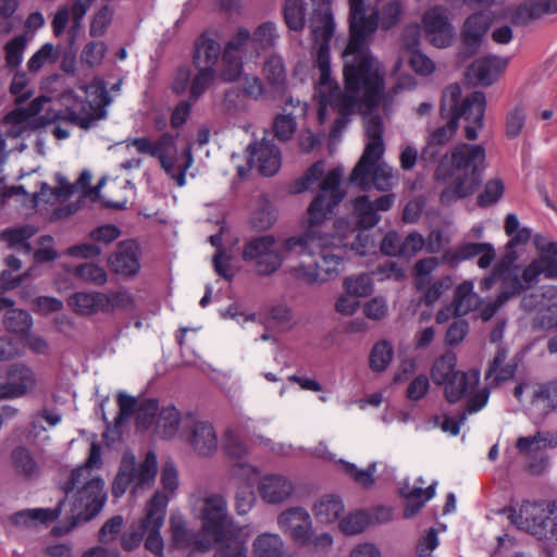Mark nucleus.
Here are the masks:
<instances>
[{"label":"nucleus","instance_id":"41","mask_svg":"<svg viewBox=\"0 0 557 557\" xmlns=\"http://www.w3.org/2000/svg\"><path fill=\"white\" fill-rule=\"evenodd\" d=\"M534 245L539 251L535 258L543 268L544 277L548 280H557V243L548 242L543 236H535Z\"/></svg>","mask_w":557,"mask_h":557},{"label":"nucleus","instance_id":"61","mask_svg":"<svg viewBox=\"0 0 557 557\" xmlns=\"http://www.w3.org/2000/svg\"><path fill=\"white\" fill-rule=\"evenodd\" d=\"M324 171V161H317L305 172L301 177L294 182L292 186V193L300 194L311 189L313 185L322 178Z\"/></svg>","mask_w":557,"mask_h":557},{"label":"nucleus","instance_id":"37","mask_svg":"<svg viewBox=\"0 0 557 557\" xmlns=\"http://www.w3.org/2000/svg\"><path fill=\"white\" fill-rule=\"evenodd\" d=\"M488 398H490L488 388L484 387V388L479 389V392L475 395H473V397L468 399L467 408L465 411L460 412L456 417H451V416L444 417L443 422L441 424V429L444 432L449 433L453 436L458 435L460 432V426L467 420V414L475 413V412L482 410L486 406Z\"/></svg>","mask_w":557,"mask_h":557},{"label":"nucleus","instance_id":"19","mask_svg":"<svg viewBox=\"0 0 557 557\" xmlns=\"http://www.w3.org/2000/svg\"><path fill=\"white\" fill-rule=\"evenodd\" d=\"M423 28L430 42L437 48L450 46L455 29L449 21V12L442 5L429 9L422 18Z\"/></svg>","mask_w":557,"mask_h":557},{"label":"nucleus","instance_id":"26","mask_svg":"<svg viewBox=\"0 0 557 557\" xmlns=\"http://www.w3.org/2000/svg\"><path fill=\"white\" fill-rule=\"evenodd\" d=\"M423 478L417 480V484L411 485L405 480L399 485V493L406 499L404 517L410 519L414 517L424 505L435 496L437 481H433L426 488H423Z\"/></svg>","mask_w":557,"mask_h":557},{"label":"nucleus","instance_id":"1","mask_svg":"<svg viewBox=\"0 0 557 557\" xmlns=\"http://www.w3.org/2000/svg\"><path fill=\"white\" fill-rule=\"evenodd\" d=\"M364 1L349 0V40L343 53L345 89L338 87L341 96L349 94L354 97V107L349 111L342 110L333 103L331 95L322 98L318 83L315 84L314 97L319 103V121H325L329 107L341 114L330 132L332 139L346 127L348 116L357 110L364 115L380 107L388 112L399 89L404 88L403 84H398L385 90L384 73L369 47V39L379 27L380 12L373 9L367 13Z\"/></svg>","mask_w":557,"mask_h":557},{"label":"nucleus","instance_id":"25","mask_svg":"<svg viewBox=\"0 0 557 557\" xmlns=\"http://www.w3.org/2000/svg\"><path fill=\"white\" fill-rule=\"evenodd\" d=\"M282 114H278L273 122V132L281 141L289 140L296 132L298 117L306 116L308 103L299 99L289 97L283 107Z\"/></svg>","mask_w":557,"mask_h":557},{"label":"nucleus","instance_id":"51","mask_svg":"<svg viewBox=\"0 0 557 557\" xmlns=\"http://www.w3.org/2000/svg\"><path fill=\"white\" fill-rule=\"evenodd\" d=\"M253 553L255 557H283V541L277 534H260L253 542Z\"/></svg>","mask_w":557,"mask_h":557},{"label":"nucleus","instance_id":"52","mask_svg":"<svg viewBox=\"0 0 557 557\" xmlns=\"http://www.w3.org/2000/svg\"><path fill=\"white\" fill-rule=\"evenodd\" d=\"M557 300V286L546 285L540 290H534L525 294L520 302L522 310L527 312L539 311L547 301Z\"/></svg>","mask_w":557,"mask_h":557},{"label":"nucleus","instance_id":"18","mask_svg":"<svg viewBox=\"0 0 557 557\" xmlns=\"http://www.w3.org/2000/svg\"><path fill=\"white\" fill-rule=\"evenodd\" d=\"M72 500L67 499L66 495L58 503V506L51 508H30L23 509L10 516V521L13 525L20 528H34L39 524H47L57 520L63 515V520L58 525L66 527L70 519L66 513L71 512Z\"/></svg>","mask_w":557,"mask_h":557},{"label":"nucleus","instance_id":"43","mask_svg":"<svg viewBox=\"0 0 557 557\" xmlns=\"http://www.w3.org/2000/svg\"><path fill=\"white\" fill-rule=\"evenodd\" d=\"M242 531V528H237L234 533L226 535L222 541L209 539L211 541V547L214 544L219 545L214 557H246V542L239 537Z\"/></svg>","mask_w":557,"mask_h":557},{"label":"nucleus","instance_id":"34","mask_svg":"<svg viewBox=\"0 0 557 557\" xmlns=\"http://www.w3.org/2000/svg\"><path fill=\"white\" fill-rule=\"evenodd\" d=\"M490 25L491 16L484 12L473 13L465 21L461 38L468 54L471 55L476 52Z\"/></svg>","mask_w":557,"mask_h":557},{"label":"nucleus","instance_id":"33","mask_svg":"<svg viewBox=\"0 0 557 557\" xmlns=\"http://www.w3.org/2000/svg\"><path fill=\"white\" fill-rule=\"evenodd\" d=\"M480 381V371L471 369L467 372H457L445 384V396L449 403H457L462 398L473 397L479 391L475 388Z\"/></svg>","mask_w":557,"mask_h":557},{"label":"nucleus","instance_id":"14","mask_svg":"<svg viewBox=\"0 0 557 557\" xmlns=\"http://www.w3.org/2000/svg\"><path fill=\"white\" fill-rule=\"evenodd\" d=\"M242 436L248 438L252 444L265 447L272 453L287 455L290 447L285 444H275L272 440L262 435H256L249 426V420L242 421L236 428H230L225 431L222 440V449L224 454L232 459H240L248 454L246 444Z\"/></svg>","mask_w":557,"mask_h":557},{"label":"nucleus","instance_id":"39","mask_svg":"<svg viewBox=\"0 0 557 557\" xmlns=\"http://www.w3.org/2000/svg\"><path fill=\"white\" fill-rule=\"evenodd\" d=\"M221 55V45L207 34H202L195 42L194 64L197 69H210L214 66Z\"/></svg>","mask_w":557,"mask_h":557},{"label":"nucleus","instance_id":"2","mask_svg":"<svg viewBox=\"0 0 557 557\" xmlns=\"http://www.w3.org/2000/svg\"><path fill=\"white\" fill-rule=\"evenodd\" d=\"M343 169L327 172L320 184V194L308 207V227L304 234L284 242L286 251L313 257V264L294 268V275L307 284H322L344 271V257L339 248L330 247L334 237L320 234L315 228L329 220L344 199L341 189Z\"/></svg>","mask_w":557,"mask_h":557},{"label":"nucleus","instance_id":"64","mask_svg":"<svg viewBox=\"0 0 557 557\" xmlns=\"http://www.w3.org/2000/svg\"><path fill=\"white\" fill-rule=\"evenodd\" d=\"M533 327L540 330H550L557 327V300L547 301L535 313Z\"/></svg>","mask_w":557,"mask_h":557},{"label":"nucleus","instance_id":"44","mask_svg":"<svg viewBox=\"0 0 557 557\" xmlns=\"http://www.w3.org/2000/svg\"><path fill=\"white\" fill-rule=\"evenodd\" d=\"M507 358V349L505 347L498 346L497 352L493 360L491 361L488 369L485 373V380L497 384L504 381H508L513 377L516 367L515 366H504V362Z\"/></svg>","mask_w":557,"mask_h":557},{"label":"nucleus","instance_id":"30","mask_svg":"<svg viewBox=\"0 0 557 557\" xmlns=\"http://www.w3.org/2000/svg\"><path fill=\"white\" fill-rule=\"evenodd\" d=\"M189 423V434L187 442L193 446L195 451L201 456H209L218 448V436L213 425L207 421H197L193 417L187 418Z\"/></svg>","mask_w":557,"mask_h":557},{"label":"nucleus","instance_id":"57","mask_svg":"<svg viewBox=\"0 0 557 557\" xmlns=\"http://www.w3.org/2000/svg\"><path fill=\"white\" fill-rule=\"evenodd\" d=\"M148 528L145 516L133 521L126 531L122 533L121 546L124 550L131 552L137 548L144 540Z\"/></svg>","mask_w":557,"mask_h":557},{"label":"nucleus","instance_id":"62","mask_svg":"<svg viewBox=\"0 0 557 557\" xmlns=\"http://www.w3.org/2000/svg\"><path fill=\"white\" fill-rule=\"evenodd\" d=\"M394 356L392 345L386 341L376 343L370 352V367L375 372H383Z\"/></svg>","mask_w":557,"mask_h":557},{"label":"nucleus","instance_id":"29","mask_svg":"<svg viewBox=\"0 0 557 557\" xmlns=\"http://www.w3.org/2000/svg\"><path fill=\"white\" fill-rule=\"evenodd\" d=\"M172 541L177 548H190L194 550H208L211 548V541L205 533L194 532L187 529L186 521L180 515H172L170 518Z\"/></svg>","mask_w":557,"mask_h":557},{"label":"nucleus","instance_id":"6","mask_svg":"<svg viewBox=\"0 0 557 557\" xmlns=\"http://www.w3.org/2000/svg\"><path fill=\"white\" fill-rule=\"evenodd\" d=\"M309 28L317 42H320V47L317 52L315 64L320 71V77L318 81V90L322 98L331 96L333 103L339 107L342 110L349 111L354 107V97L351 95H339L338 84L333 79L331 72V54L329 42L333 37L335 23L331 7L318 5L310 18Z\"/></svg>","mask_w":557,"mask_h":557},{"label":"nucleus","instance_id":"60","mask_svg":"<svg viewBox=\"0 0 557 557\" xmlns=\"http://www.w3.org/2000/svg\"><path fill=\"white\" fill-rule=\"evenodd\" d=\"M4 325L11 332L25 334L30 331L33 319L27 311L11 308L5 312Z\"/></svg>","mask_w":557,"mask_h":557},{"label":"nucleus","instance_id":"7","mask_svg":"<svg viewBox=\"0 0 557 557\" xmlns=\"http://www.w3.org/2000/svg\"><path fill=\"white\" fill-rule=\"evenodd\" d=\"M125 143L127 147L134 146L139 153L158 159L163 171L176 185L185 186L186 172L193 165L194 157L188 146L178 151L176 136L163 133L154 141L148 137H134L126 139Z\"/></svg>","mask_w":557,"mask_h":557},{"label":"nucleus","instance_id":"38","mask_svg":"<svg viewBox=\"0 0 557 557\" xmlns=\"http://www.w3.org/2000/svg\"><path fill=\"white\" fill-rule=\"evenodd\" d=\"M483 298L474 292V281L466 280L458 284L454 290V314L462 317L480 308Z\"/></svg>","mask_w":557,"mask_h":557},{"label":"nucleus","instance_id":"56","mask_svg":"<svg viewBox=\"0 0 557 557\" xmlns=\"http://www.w3.org/2000/svg\"><path fill=\"white\" fill-rule=\"evenodd\" d=\"M73 274L76 278L96 286H102L108 281L106 270L92 262H85L75 267Z\"/></svg>","mask_w":557,"mask_h":557},{"label":"nucleus","instance_id":"50","mask_svg":"<svg viewBox=\"0 0 557 557\" xmlns=\"http://www.w3.org/2000/svg\"><path fill=\"white\" fill-rule=\"evenodd\" d=\"M181 413L174 406L162 408L156 421V433L162 438H172L178 432Z\"/></svg>","mask_w":557,"mask_h":557},{"label":"nucleus","instance_id":"42","mask_svg":"<svg viewBox=\"0 0 557 557\" xmlns=\"http://www.w3.org/2000/svg\"><path fill=\"white\" fill-rule=\"evenodd\" d=\"M263 75L275 92L283 94L286 89V70L280 55H271L263 65Z\"/></svg>","mask_w":557,"mask_h":557},{"label":"nucleus","instance_id":"23","mask_svg":"<svg viewBox=\"0 0 557 557\" xmlns=\"http://www.w3.org/2000/svg\"><path fill=\"white\" fill-rule=\"evenodd\" d=\"M395 202L394 194L383 195L371 201L368 196H359L354 200V214L358 225L363 230L375 226L381 216L379 211H388Z\"/></svg>","mask_w":557,"mask_h":557},{"label":"nucleus","instance_id":"49","mask_svg":"<svg viewBox=\"0 0 557 557\" xmlns=\"http://www.w3.org/2000/svg\"><path fill=\"white\" fill-rule=\"evenodd\" d=\"M91 180V175L89 172L84 171L81 173L75 184H70L65 178L61 175H58L59 187L54 190H51L48 184L42 183L41 191L35 193L34 199L37 201L40 197L45 196L46 190L51 191V194H55L58 197H69L72 196L77 189H86Z\"/></svg>","mask_w":557,"mask_h":557},{"label":"nucleus","instance_id":"46","mask_svg":"<svg viewBox=\"0 0 557 557\" xmlns=\"http://www.w3.org/2000/svg\"><path fill=\"white\" fill-rule=\"evenodd\" d=\"M550 13H553L550 11V0H527L517 8L512 21L517 24H525Z\"/></svg>","mask_w":557,"mask_h":557},{"label":"nucleus","instance_id":"4","mask_svg":"<svg viewBox=\"0 0 557 557\" xmlns=\"http://www.w3.org/2000/svg\"><path fill=\"white\" fill-rule=\"evenodd\" d=\"M100 466L101 448L92 443L86 462L74 468L69 480L61 486L67 499L72 500L71 512L66 513L70 523L66 527L54 525L51 530L54 536L70 533L78 522L89 521L102 510L107 500L104 481L91 474V470Z\"/></svg>","mask_w":557,"mask_h":557},{"label":"nucleus","instance_id":"22","mask_svg":"<svg viewBox=\"0 0 557 557\" xmlns=\"http://www.w3.org/2000/svg\"><path fill=\"white\" fill-rule=\"evenodd\" d=\"M280 528L296 543L308 544L312 536V522L309 512L295 507L283 511L277 519Z\"/></svg>","mask_w":557,"mask_h":557},{"label":"nucleus","instance_id":"59","mask_svg":"<svg viewBox=\"0 0 557 557\" xmlns=\"http://www.w3.org/2000/svg\"><path fill=\"white\" fill-rule=\"evenodd\" d=\"M306 3L302 0H286L284 5V18L292 30H300L305 27Z\"/></svg>","mask_w":557,"mask_h":557},{"label":"nucleus","instance_id":"48","mask_svg":"<svg viewBox=\"0 0 557 557\" xmlns=\"http://www.w3.org/2000/svg\"><path fill=\"white\" fill-rule=\"evenodd\" d=\"M35 233V227L30 225H24L4 230L1 233V239L5 242L10 248L29 253L32 247L28 240L34 236Z\"/></svg>","mask_w":557,"mask_h":557},{"label":"nucleus","instance_id":"10","mask_svg":"<svg viewBox=\"0 0 557 557\" xmlns=\"http://www.w3.org/2000/svg\"><path fill=\"white\" fill-rule=\"evenodd\" d=\"M86 97L94 96L87 102L78 101L76 107H66L55 117L77 125L83 129L95 127L98 121L107 115L106 107L110 103L108 91L102 85H90L85 88Z\"/></svg>","mask_w":557,"mask_h":557},{"label":"nucleus","instance_id":"15","mask_svg":"<svg viewBox=\"0 0 557 557\" xmlns=\"http://www.w3.org/2000/svg\"><path fill=\"white\" fill-rule=\"evenodd\" d=\"M557 440L549 432L537 431L533 435L520 436L516 442V448L525 458L527 471L532 475H540L549 466L548 447H556Z\"/></svg>","mask_w":557,"mask_h":557},{"label":"nucleus","instance_id":"63","mask_svg":"<svg viewBox=\"0 0 557 557\" xmlns=\"http://www.w3.org/2000/svg\"><path fill=\"white\" fill-rule=\"evenodd\" d=\"M277 39L276 26L272 22H264L258 26L251 36V42L259 53L260 50L270 49Z\"/></svg>","mask_w":557,"mask_h":557},{"label":"nucleus","instance_id":"8","mask_svg":"<svg viewBox=\"0 0 557 557\" xmlns=\"http://www.w3.org/2000/svg\"><path fill=\"white\" fill-rule=\"evenodd\" d=\"M157 471V456L152 450H149L139 463L132 451H125L112 484V495L120 498L129 488L135 496L150 488L154 484Z\"/></svg>","mask_w":557,"mask_h":557},{"label":"nucleus","instance_id":"35","mask_svg":"<svg viewBox=\"0 0 557 557\" xmlns=\"http://www.w3.org/2000/svg\"><path fill=\"white\" fill-rule=\"evenodd\" d=\"M258 491L265 503L280 504L292 495L294 485L282 474H267L259 480Z\"/></svg>","mask_w":557,"mask_h":557},{"label":"nucleus","instance_id":"47","mask_svg":"<svg viewBox=\"0 0 557 557\" xmlns=\"http://www.w3.org/2000/svg\"><path fill=\"white\" fill-rule=\"evenodd\" d=\"M12 463L15 472L26 479H33L40 473L33 454L24 446H18L12 451Z\"/></svg>","mask_w":557,"mask_h":557},{"label":"nucleus","instance_id":"36","mask_svg":"<svg viewBox=\"0 0 557 557\" xmlns=\"http://www.w3.org/2000/svg\"><path fill=\"white\" fill-rule=\"evenodd\" d=\"M507 63L506 58L488 55L473 62L468 70V75L479 85L490 86L506 69Z\"/></svg>","mask_w":557,"mask_h":557},{"label":"nucleus","instance_id":"27","mask_svg":"<svg viewBox=\"0 0 557 557\" xmlns=\"http://www.w3.org/2000/svg\"><path fill=\"white\" fill-rule=\"evenodd\" d=\"M139 246L135 240H124L117 246L108 263L113 272L124 277L135 276L140 270Z\"/></svg>","mask_w":557,"mask_h":557},{"label":"nucleus","instance_id":"21","mask_svg":"<svg viewBox=\"0 0 557 557\" xmlns=\"http://www.w3.org/2000/svg\"><path fill=\"white\" fill-rule=\"evenodd\" d=\"M544 276L543 268L539 264L536 259H533L529 264L516 265L508 269L503 277L504 288L515 297L523 290L532 288Z\"/></svg>","mask_w":557,"mask_h":557},{"label":"nucleus","instance_id":"20","mask_svg":"<svg viewBox=\"0 0 557 557\" xmlns=\"http://www.w3.org/2000/svg\"><path fill=\"white\" fill-rule=\"evenodd\" d=\"M251 34L247 28H239L234 38L225 46L222 54L223 70L221 73L225 82L237 81L243 72V61L240 53L245 47L251 42Z\"/></svg>","mask_w":557,"mask_h":557},{"label":"nucleus","instance_id":"24","mask_svg":"<svg viewBox=\"0 0 557 557\" xmlns=\"http://www.w3.org/2000/svg\"><path fill=\"white\" fill-rule=\"evenodd\" d=\"M249 163L263 176H273L281 168L282 157L277 146L268 139L248 146Z\"/></svg>","mask_w":557,"mask_h":557},{"label":"nucleus","instance_id":"32","mask_svg":"<svg viewBox=\"0 0 557 557\" xmlns=\"http://www.w3.org/2000/svg\"><path fill=\"white\" fill-rule=\"evenodd\" d=\"M0 377H5L3 384L14 398L24 396L36 385L33 370L23 363H13L3 373L0 370Z\"/></svg>","mask_w":557,"mask_h":557},{"label":"nucleus","instance_id":"12","mask_svg":"<svg viewBox=\"0 0 557 557\" xmlns=\"http://www.w3.org/2000/svg\"><path fill=\"white\" fill-rule=\"evenodd\" d=\"M438 265L437 258L426 257L417 261L413 269L414 287L421 294V302L429 307L435 305L454 286V278L449 274L431 278Z\"/></svg>","mask_w":557,"mask_h":557},{"label":"nucleus","instance_id":"17","mask_svg":"<svg viewBox=\"0 0 557 557\" xmlns=\"http://www.w3.org/2000/svg\"><path fill=\"white\" fill-rule=\"evenodd\" d=\"M383 129L381 116L370 114L364 117L367 144L360 160L352 170L354 181L366 182L363 171L367 165L382 159L384 153Z\"/></svg>","mask_w":557,"mask_h":557},{"label":"nucleus","instance_id":"13","mask_svg":"<svg viewBox=\"0 0 557 557\" xmlns=\"http://www.w3.org/2000/svg\"><path fill=\"white\" fill-rule=\"evenodd\" d=\"M200 518L203 533L213 541H222L238 528L228 515L225 497L220 494H211L205 497Z\"/></svg>","mask_w":557,"mask_h":557},{"label":"nucleus","instance_id":"31","mask_svg":"<svg viewBox=\"0 0 557 557\" xmlns=\"http://www.w3.org/2000/svg\"><path fill=\"white\" fill-rule=\"evenodd\" d=\"M364 181H354L352 172L349 176V182L357 185L361 190H369L372 186L376 189L386 191L394 186V172L393 168L382 161V159L369 163L363 171Z\"/></svg>","mask_w":557,"mask_h":557},{"label":"nucleus","instance_id":"3","mask_svg":"<svg viewBox=\"0 0 557 557\" xmlns=\"http://www.w3.org/2000/svg\"><path fill=\"white\" fill-rule=\"evenodd\" d=\"M462 89L457 83L449 85L443 91L441 102V115L448 119L444 126L438 127L429 136L428 146L421 151V159L426 162H435L438 158V147L451 140L459 127L460 117H465L468 124L465 127L466 138L474 140L478 131L484 125L486 98L481 91H474L461 101Z\"/></svg>","mask_w":557,"mask_h":557},{"label":"nucleus","instance_id":"9","mask_svg":"<svg viewBox=\"0 0 557 557\" xmlns=\"http://www.w3.org/2000/svg\"><path fill=\"white\" fill-rule=\"evenodd\" d=\"M556 509L553 502L524 500L518 507L508 509V518L517 529L539 540L550 539L557 534V522L553 518Z\"/></svg>","mask_w":557,"mask_h":557},{"label":"nucleus","instance_id":"58","mask_svg":"<svg viewBox=\"0 0 557 557\" xmlns=\"http://www.w3.org/2000/svg\"><path fill=\"white\" fill-rule=\"evenodd\" d=\"M134 307L135 300L126 289L103 293V313H112L115 310H129Z\"/></svg>","mask_w":557,"mask_h":557},{"label":"nucleus","instance_id":"53","mask_svg":"<svg viewBox=\"0 0 557 557\" xmlns=\"http://www.w3.org/2000/svg\"><path fill=\"white\" fill-rule=\"evenodd\" d=\"M456 364L457 358L453 352H447L437 358L431 370L434 383L445 385L458 372L456 371Z\"/></svg>","mask_w":557,"mask_h":557},{"label":"nucleus","instance_id":"5","mask_svg":"<svg viewBox=\"0 0 557 557\" xmlns=\"http://www.w3.org/2000/svg\"><path fill=\"white\" fill-rule=\"evenodd\" d=\"M484 162L485 149L481 145H457L436 170L438 181L453 178L442 191L441 202L450 205L472 195L482 182Z\"/></svg>","mask_w":557,"mask_h":557},{"label":"nucleus","instance_id":"45","mask_svg":"<svg viewBox=\"0 0 557 557\" xmlns=\"http://www.w3.org/2000/svg\"><path fill=\"white\" fill-rule=\"evenodd\" d=\"M344 508L342 498L326 495L314 505L313 511L319 522L327 524L335 522L343 513Z\"/></svg>","mask_w":557,"mask_h":557},{"label":"nucleus","instance_id":"16","mask_svg":"<svg viewBox=\"0 0 557 557\" xmlns=\"http://www.w3.org/2000/svg\"><path fill=\"white\" fill-rule=\"evenodd\" d=\"M169 497L157 492L145 507V521L148 523L145 548L157 557L163 556L164 542L161 536V528L164 523Z\"/></svg>","mask_w":557,"mask_h":557},{"label":"nucleus","instance_id":"11","mask_svg":"<svg viewBox=\"0 0 557 557\" xmlns=\"http://www.w3.org/2000/svg\"><path fill=\"white\" fill-rule=\"evenodd\" d=\"M286 251L284 244L280 246L272 235H263L247 240L243 249V259L253 264L261 275H270L282 265Z\"/></svg>","mask_w":557,"mask_h":557},{"label":"nucleus","instance_id":"40","mask_svg":"<svg viewBox=\"0 0 557 557\" xmlns=\"http://www.w3.org/2000/svg\"><path fill=\"white\" fill-rule=\"evenodd\" d=\"M69 307L81 315H95L103 313L102 292H76L67 299Z\"/></svg>","mask_w":557,"mask_h":557},{"label":"nucleus","instance_id":"54","mask_svg":"<svg viewBox=\"0 0 557 557\" xmlns=\"http://www.w3.org/2000/svg\"><path fill=\"white\" fill-rule=\"evenodd\" d=\"M486 243H463L455 250H447L443 255V260L451 267L460 262L478 257L485 248Z\"/></svg>","mask_w":557,"mask_h":557},{"label":"nucleus","instance_id":"55","mask_svg":"<svg viewBox=\"0 0 557 557\" xmlns=\"http://www.w3.org/2000/svg\"><path fill=\"white\" fill-rule=\"evenodd\" d=\"M26 48L27 38L23 34L7 41L3 47L5 66L11 70L17 69L23 62Z\"/></svg>","mask_w":557,"mask_h":557},{"label":"nucleus","instance_id":"28","mask_svg":"<svg viewBox=\"0 0 557 557\" xmlns=\"http://www.w3.org/2000/svg\"><path fill=\"white\" fill-rule=\"evenodd\" d=\"M312 455L317 458L334 461L339 465L342 471L351 478L357 484L370 487L374 484V473L376 471V462H371L367 469H359L355 463L344 459H335V455L327 449L325 443L321 442L313 449Z\"/></svg>","mask_w":557,"mask_h":557}]
</instances>
